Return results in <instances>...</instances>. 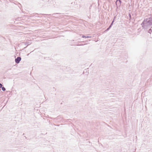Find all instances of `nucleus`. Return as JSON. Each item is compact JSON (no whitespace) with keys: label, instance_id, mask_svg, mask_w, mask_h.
<instances>
[{"label":"nucleus","instance_id":"nucleus-1","mask_svg":"<svg viewBox=\"0 0 152 152\" xmlns=\"http://www.w3.org/2000/svg\"><path fill=\"white\" fill-rule=\"evenodd\" d=\"M141 25L143 28L147 29L152 27V16L144 20Z\"/></svg>","mask_w":152,"mask_h":152},{"label":"nucleus","instance_id":"nucleus-2","mask_svg":"<svg viewBox=\"0 0 152 152\" xmlns=\"http://www.w3.org/2000/svg\"><path fill=\"white\" fill-rule=\"evenodd\" d=\"M21 58L20 57H18L15 59V61L16 63H19L21 60Z\"/></svg>","mask_w":152,"mask_h":152},{"label":"nucleus","instance_id":"nucleus-3","mask_svg":"<svg viewBox=\"0 0 152 152\" xmlns=\"http://www.w3.org/2000/svg\"><path fill=\"white\" fill-rule=\"evenodd\" d=\"M121 1L120 0H117L116 2H115L116 5L117 6H118H118H119L121 5Z\"/></svg>","mask_w":152,"mask_h":152},{"label":"nucleus","instance_id":"nucleus-4","mask_svg":"<svg viewBox=\"0 0 152 152\" xmlns=\"http://www.w3.org/2000/svg\"><path fill=\"white\" fill-rule=\"evenodd\" d=\"M115 17H114L113 20V21H112V22L111 23L110 25V27H112V25H113V23L114 22V20H115Z\"/></svg>","mask_w":152,"mask_h":152},{"label":"nucleus","instance_id":"nucleus-5","mask_svg":"<svg viewBox=\"0 0 152 152\" xmlns=\"http://www.w3.org/2000/svg\"><path fill=\"white\" fill-rule=\"evenodd\" d=\"M82 37L83 38H91V36H85L84 35H83L82 36Z\"/></svg>","mask_w":152,"mask_h":152},{"label":"nucleus","instance_id":"nucleus-6","mask_svg":"<svg viewBox=\"0 0 152 152\" xmlns=\"http://www.w3.org/2000/svg\"><path fill=\"white\" fill-rule=\"evenodd\" d=\"M148 33L151 34V32H152V30L151 29H150L148 31Z\"/></svg>","mask_w":152,"mask_h":152},{"label":"nucleus","instance_id":"nucleus-7","mask_svg":"<svg viewBox=\"0 0 152 152\" xmlns=\"http://www.w3.org/2000/svg\"><path fill=\"white\" fill-rule=\"evenodd\" d=\"M1 88H2V91H5V90H6V89H5V88L4 87H2Z\"/></svg>","mask_w":152,"mask_h":152},{"label":"nucleus","instance_id":"nucleus-8","mask_svg":"<svg viewBox=\"0 0 152 152\" xmlns=\"http://www.w3.org/2000/svg\"><path fill=\"white\" fill-rule=\"evenodd\" d=\"M111 27H110V26H109V27L107 28L106 31H108L110 28Z\"/></svg>","mask_w":152,"mask_h":152},{"label":"nucleus","instance_id":"nucleus-9","mask_svg":"<svg viewBox=\"0 0 152 152\" xmlns=\"http://www.w3.org/2000/svg\"><path fill=\"white\" fill-rule=\"evenodd\" d=\"M3 85H2L0 83V88H1L2 87Z\"/></svg>","mask_w":152,"mask_h":152},{"label":"nucleus","instance_id":"nucleus-10","mask_svg":"<svg viewBox=\"0 0 152 152\" xmlns=\"http://www.w3.org/2000/svg\"><path fill=\"white\" fill-rule=\"evenodd\" d=\"M27 46H28V45H30V43H29V42H27Z\"/></svg>","mask_w":152,"mask_h":152},{"label":"nucleus","instance_id":"nucleus-11","mask_svg":"<svg viewBox=\"0 0 152 152\" xmlns=\"http://www.w3.org/2000/svg\"><path fill=\"white\" fill-rule=\"evenodd\" d=\"M25 45H27V43H25Z\"/></svg>","mask_w":152,"mask_h":152}]
</instances>
